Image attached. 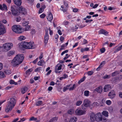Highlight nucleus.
Instances as JSON below:
<instances>
[{
  "label": "nucleus",
  "mask_w": 122,
  "mask_h": 122,
  "mask_svg": "<svg viewBox=\"0 0 122 122\" xmlns=\"http://www.w3.org/2000/svg\"><path fill=\"white\" fill-rule=\"evenodd\" d=\"M16 101L15 99L13 98L9 99L5 108V112L6 113H8L11 111L15 106Z\"/></svg>",
  "instance_id": "obj_2"
},
{
  "label": "nucleus",
  "mask_w": 122,
  "mask_h": 122,
  "mask_svg": "<svg viewBox=\"0 0 122 122\" xmlns=\"http://www.w3.org/2000/svg\"><path fill=\"white\" fill-rule=\"evenodd\" d=\"M90 122H93L95 120L97 122H105L106 120V118L100 112L97 113L96 114L91 113L90 116Z\"/></svg>",
  "instance_id": "obj_1"
},
{
  "label": "nucleus",
  "mask_w": 122,
  "mask_h": 122,
  "mask_svg": "<svg viewBox=\"0 0 122 122\" xmlns=\"http://www.w3.org/2000/svg\"><path fill=\"white\" fill-rule=\"evenodd\" d=\"M45 63L44 60H41L39 61L38 64L39 66H42L45 64Z\"/></svg>",
  "instance_id": "obj_29"
},
{
  "label": "nucleus",
  "mask_w": 122,
  "mask_h": 122,
  "mask_svg": "<svg viewBox=\"0 0 122 122\" xmlns=\"http://www.w3.org/2000/svg\"><path fill=\"white\" fill-rule=\"evenodd\" d=\"M15 6L14 5H11L10 9L13 15H17L19 14L20 13V12L18 10H15L14 9Z\"/></svg>",
  "instance_id": "obj_8"
},
{
  "label": "nucleus",
  "mask_w": 122,
  "mask_h": 122,
  "mask_svg": "<svg viewBox=\"0 0 122 122\" xmlns=\"http://www.w3.org/2000/svg\"><path fill=\"white\" fill-rule=\"evenodd\" d=\"M70 85L67 86H66L64 87L63 89V91L65 92L68 89H69V87L70 86Z\"/></svg>",
  "instance_id": "obj_49"
},
{
  "label": "nucleus",
  "mask_w": 122,
  "mask_h": 122,
  "mask_svg": "<svg viewBox=\"0 0 122 122\" xmlns=\"http://www.w3.org/2000/svg\"><path fill=\"white\" fill-rule=\"evenodd\" d=\"M41 70V67H39L36 68L35 70V72L40 71Z\"/></svg>",
  "instance_id": "obj_52"
},
{
  "label": "nucleus",
  "mask_w": 122,
  "mask_h": 122,
  "mask_svg": "<svg viewBox=\"0 0 122 122\" xmlns=\"http://www.w3.org/2000/svg\"><path fill=\"white\" fill-rule=\"evenodd\" d=\"M4 72L7 74L9 75L11 74V71L10 70H6L4 71Z\"/></svg>",
  "instance_id": "obj_50"
},
{
  "label": "nucleus",
  "mask_w": 122,
  "mask_h": 122,
  "mask_svg": "<svg viewBox=\"0 0 122 122\" xmlns=\"http://www.w3.org/2000/svg\"><path fill=\"white\" fill-rule=\"evenodd\" d=\"M13 44L11 42H8L4 44L2 46L3 51L7 52L10 50L13 47Z\"/></svg>",
  "instance_id": "obj_4"
},
{
  "label": "nucleus",
  "mask_w": 122,
  "mask_h": 122,
  "mask_svg": "<svg viewBox=\"0 0 122 122\" xmlns=\"http://www.w3.org/2000/svg\"><path fill=\"white\" fill-rule=\"evenodd\" d=\"M116 96L115 92L113 90L109 92L108 94V96L111 99L113 98Z\"/></svg>",
  "instance_id": "obj_11"
},
{
  "label": "nucleus",
  "mask_w": 122,
  "mask_h": 122,
  "mask_svg": "<svg viewBox=\"0 0 122 122\" xmlns=\"http://www.w3.org/2000/svg\"><path fill=\"white\" fill-rule=\"evenodd\" d=\"M19 47L21 49L23 48H25V42H21L18 45Z\"/></svg>",
  "instance_id": "obj_22"
},
{
  "label": "nucleus",
  "mask_w": 122,
  "mask_h": 122,
  "mask_svg": "<svg viewBox=\"0 0 122 122\" xmlns=\"http://www.w3.org/2000/svg\"><path fill=\"white\" fill-rule=\"evenodd\" d=\"M119 95L120 98H122V92H119Z\"/></svg>",
  "instance_id": "obj_64"
},
{
  "label": "nucleus",
  "mask_w": 122,
  "mask_h": 122,
  "mask_svg": "<svg viewBox=\"0 0 122 122\" xmlns=\"http://www.w3.org/2000/svg\"><path fill=\"white\" fill-rule=\"evenodd\" d=\"M68 51V50H66L63 52H62L61 54V56H63L64 54L65 53H67Z\"/></svg>",
  "instance_id": "obj_58"
},
{
  "label": "nucleus",
  "mask_w": 122,
  "mask_h": 122,
  "mask_svg": "<svg viewBox=\"0 0 122 122\" xmlns=\"http://www.w3.org/2000/svg\"><path fill=\"white\" fill-rule=\"evenodd\" d=\"M74 112V110L73 109H71L67 111V113L69 114L72 115L73 114Z\"/></svg>",
  "instance_id": "obj_34"
},
{
  "label": "nucleus",
  "mask_w": 122,
  "mask_h": 122,
  "mask_svg": "<svg viewBox=\"0 0 122 122\" xmlns=\"http://www.w3.org/2000/svg\"><path fill=\"white\" fill-rule=\"evenodd\" d=\"M30 26V25H28L26 26L25 27L24 29V30L25 31H28L29 30Z\"/></svg>",
  "instance_id": "obj_41"
},
{
  "label": "nucleus",
  "mask_w": 122,
  "mask_h": 122,
  "mask_svg": "<svg viewBox=\"0 0 122 122\" xmlns=\"http://www.w3.org/2000/svg\"><path fill=\"white\" fill-rule=\"evenodd\" d=\"M20 12L21 13L24 14H26V11L25 9L22 7H20L19 8Z\"/></svg>",
  "instance_id": "obj_18"
},
{
  "label": "nucleus",
  "mask_w": 122,
  "mask_h": 122,
  "mask_svg": "<svg viewBox=\"0 0 122 122\" xmlns=\"http://www.w3.org/2000/svg\"><path fill=\"white\" fill-rule=\"evenodd\" d=\"M43 104V102L41 101H40L37 102L36 104V106H40Z\"/></svg>",
  "instance_id": "obj_40"
},
{
  "label": "nucleus",
  "mask_w": 122,
  "mask_h": 122,
  "mask_svg": "<svg viewBox=\"0 0 122 122\" xmlns=\"http://www.w3.org/2000/svg\"><path fill=\"white\" fill-rule=\"evenodd\" d=\"M86 78V77L85 76H84L78 81V83L79 84H80L81 82H83L85 80Z\"/></svg>",
  "instance_id": "obj_39"
},
{
  "label": "nucleus",
  "mask_w": 122,
  "mask_h": 122,
  "mask_svg": "<svg viewBox=\"0 0 122 122\" xmlns=\"http://www.w3.org/2000/svg\"><path fill=\"white\" fill-rule=\"evenodd\" d=\"M69 23V22L66 21H64L63 22V25H68Z\"/></svg>",
  "instance_id": "obj_47"
},
{
  "label": "nucleus",
  "mask_w": 122,
  "mask_h": 122,
  "mask_svg": "<svg viewBox=\"0 0 122 122\" xmlns=\"http://www.w3.org/2000/svg\"><path fill=\"white\" fill-rule=\"evenodd\" d=\"M99 33L100 34H103L105 35H107L108 33V32L102 29L99 31Z\"/></svg>",
  "instance_id": "obj_21"
},
{
  "label": "nucleus",
  "mask_w": 122,
  "mask_h": 122,
  "mask_svg": "<svg viewBox=\"0 0 122 122\" xmlns=\"http://www.w3.org/2000/svg\"><path fill=\"white\" fill-rule=\"evenodd\" d=\"M26 39L25 36H21L18 37V40L20 41L24 40Z\"/></svg>",
  "instance_id": "obj_30"
},
{
  "label": "nucleus",
  "mask_w": 122,
  "mask_h": 122,
  "mask_svg": "<svg viewBox=\"0 0 122 122\" xmlns=\"http://www.w3.org/2000/svg\"><path fill=\"white\" fill-rule=\"evenodd\" d=\"M122 49V48H121V46H119L115 50V51H114V52L115 53L119 51L120 50Z\"/></svg>",
  "instance_id": "obj_45"
},
{
  "label": "nucleus",
  "mask_w": 122,
  "mask_h": 122,
  "mask_svg": "<svg viewBox=\"0 0 122 122\" xmlns=\"http://www.w3.org/2000/svg\"><path fill=\"white\" fill-rule=\"evenodd\" d=\"M76 87V85L74 84L72 86L69 88V90L70 91L73 90Z\"/></svg>",
  "instance_id": "obj_51"
},
{
  "label": "nucleus",
  "mask_w": 122,
  "mask_h": 122,
  "mask_svg": "<svg viewBox=\"0 0 122 122\" xmlns=\"http://www.w3.org/2000/svg\"><path fill=\"white\" fill-rule=\"evenodd\" d=\"M12 30L16 33H22V28L19 25H14L12 26Z\"/></svg>",
  "instance_id": "obj_5"
},
{
  "label": "nucleus",
  "mask_w": 122,
  "mask_h": 122,
  "mask_svg": "<svg viewBox=\"0 0 122 122\" xmlns=\"http://www.w3.org/2000/svg\"><path fill=\"white\" fill-rule=\"evenodd\" d=\"M0 9L4 11H6L8 10L7 6L5 4H3L2 5H0Z\"/></svg>",
  "instance_id": "obj_15"
},
{
  "label": "nucleus",
  "mask_w": 122,
  "mask_h": 122,
  "mask_svg": "<svg viewBox=\"0 0 122 122\" xmlns=\"http://www.w3.org/2000/svg\"><path fill=\"white\" fill-rule=\"evenodd\" d=\"M105 62L104 61H103L101 63L100 66L96 70L97 71H98L100 70V69L105 64Z\"/></svg>",
  "instance_id": "obj_24"
},
{
  "label": "nucleus",
  "mask_w": 122,
  "mask_h": 122,
  "mask_svg": "<svg viewBox=\"0 0 122 122\" xmlns=\"http://www.w3.org/2000/svg\"><path fill=\"white\" fill-rule=\"evenodd\" d=\"M28 90L27 87L25 86L21 88L20 91L21 93L24 94Z\"/></svg>",
  "instance_id": "obj_20"
},
{
  "label": "nucleus",
  "mask_w": 122,
  "mask_h": 122,
  "mask_svg": "<svg viewBox=\"0 0 122 122\" xmlns=\"http://www.w3.org/2000/svg\"><path fill=\"white\" fill-rule=\"evenodd\" d=\"M111 89V86L110 85L108 84L106 85L104 87V92H106L108 90Z\"/></svg>",
  "instance_id": "obj_17"
},
{
  "label": "nucleus",
  "mask_w": 122,
  "mask_h": 122,
  "mask_svg": "<svg viewBox=\"0 0 122 122\" xmlns=\"http://www.w3.org/2000/svg\"><path fill=\"white\" fill-rule=\"evenodd\" d=\"M89 48L88 47H86L85 48H81L80 50L81 52H83L85 51H88L89 50Z\"/></svg>",
  "instance_id": "obj_28"
},
{
  "label": "nucleus",
  "mask_w": 122,
  "mask_h": 122,
  "mask_svg": "<svg viewBox=\"0 0 122 122\" xmlns=\"http://www.w3.org/2000/svg\"><path fill=\"white\" fill-rule=\"evenodd\" d=\"M65 46V45L64 44L62 45L61 46V48L59 49V51H61L62 50L64 49Z\"/></svg>",
  "instance_id": "obj_55"
},
{
  "label": "nucleus",
  "mask_w": 122,
  "mask_h": 122,
  "mask_svg": "<svg viewBox=\"0 0 122 122\" xmlns=\"http://www.w3.org/2000/svg\"><path fill=\"white\" fill-rule=\"evenodd\" d=\"M26 120V119L25 118H21L20 121V122H22Z\"/></svg>",
  "instance_id": "obj_61"
},
{
  "label": "nucleus",
  "mask_w": 122,
  "mask_h": 122,
  "mask_svg": "<svg viewBox=\"0 0 122 122\" xmlns=\"http://www.w3.org/2000/svg\"><path fill=\"white\" fill-rule=\"evenodd\" d=\"M49 39V36L48 34L46 32L45 36L44 37V42L46 44L47 43Z\"/></svg>",
  "instance_id": "obj_16"
},
{
  "label": "nucleus",
  "mask_w": 122,
  "mask_h": 122,
  "mask_svg": "<svg viewBox=\"0 0 122 122\" xmlns=\"http://www.w3.org/2000/svg\"><path fill=\"white\" fill-rule=\"evenodd\" d=\"M93 21L92 20H88L87 19L86 21V23H90Z\"/></svg>",
  "instance_id": "obj_59"
},
{
  "label": "nucleus",
  "mask_w": 122,
  "mask_h": 122,
  "mask_svg": "<svg viewBox=\"0 0 122 122\" xmlns=\"http://www.w3.org/2000/svg\"><path fill=\"white\" fill-rule=\"evenodd\" d=\"M32 69H29L27 70L26 71V73L27 74H30V73L32 71Z\"/></svg>",
  "instance_id": "obj_53"
},
{
  "label": "nucleus",
  "mask_w": 122,
  "mask_h": 122,
  "mask_svg": "<svg viewBox=\"0 0 122 122\" xmlns=\"http://www.w3.org/2000/svg\"><path fill=\"white\" fill-rule=\"evenodd\" d=\"M21 20V18L20 17H17L16 18V20L17 22H19Z\"/></svg>",
  "instance_id": "obj_60"
},
{
  "label": "nucleus",
  "mask_w": 122,
  "mask_h": 122,
  "mask_svg": "<svg viewBox=\"0 0 122 122\" xmlns=\"http://www.w3.org/2000/svg\"><path fill=\"white\" fill-rule=\"evenodd\" d=\"M25 42V48L28 49H33L35 48V45L34 43Z\"/></svg>",
  "instance_id": "obj_6"
},
{
  "label": "nucleus",
  "mask_w": 122,
  "mask_h": 122,
  "mask_svg": "<svg viewBox=\"0 0 122 122\" xmlns=\"http://www.w3.org/2000/svg\"><path fill=\"white\" fill-rule=\"evenodd\" d=\"M67 7L64 6H61V9L63 12H65L67 10Z\"/></svg>",
  "instance_id": "obj_35"
},
{
  "label": "nucleus",
  "mask_w": 122,
  "mask_h": 122,
  "mask_svg": "<svg viewBox=\"0 0 122 122\" xmlns=\"http://www.w3.org/2000/svg\"><path fill=\"white\" fill-rule=\"evenodd\" d=\"M15 4L16 5L19 6H20L22 2L21 0H13Z\"/></svg>",
  "instance_id": "obj_19"
},
{
  "label": "nucleus",
  "mask_w": 122,
  "mask_h": 122,
  "mask_svg": "<svg viewBox=\"0 0 122 122\" xmlns=\"http://www.w3.org/2000/svg\"><path fill=\"white\" fill-rule=\"evenodd\" d=\"M112 102L110 100H107L106 102V103L108 106L112 104Z\"/></svg>",
  "instance_id": "obj_42"
},
{
  "label": "nucleus",
  "mask_w": 122,
  "mask_h": 122,
  "mask_svg": "<svg viewBox=\"0 0 122 122\" xmlns=\"http://www.w3.org/2000/svg\"><path fill=\"white\" fill-rule=\"evenodd\" d=\"M63 66L62 64H58L56 67L55 69V72L56 73L58 72L57 71L60 70L61 69Z\"/></svg>",
  "instance_id": "obj_12"
},
{
  "label": "nucleus",
  "mask_w": 122,
  "mask_h": 122,
  "mask_svg": "<svg viewBox=\"0 0 122 122\" xmlns=\"http://www.w3.org/2000/svg\"><path fill=\"white\" fill-rule=\"evenodd\" d=\"M5 76V75L4 72L2 71H0V78H2Z\"/></svg>",
  "instance_id": "obj_31"
},
{
  "label": "nucleus",
  "mask_w": 122,
  "mask_h": 122,
  "mask_svg": "<svg viewBox=\"0 0 122 122\" xmlns=\"http://www.w3.org/2000/svg\"><path fill=\"white\" fill-rule=\"evenodd\" d=\"M89 92L88 91H85L84 92V95L86 97H88L89 96Z\"/></svg>",
  "instance_id": "obj_36"
},
{
  "label": "nucleus",
  "mask_w": 122,
  "mask_h": 122,
  "mask_svg": "<svg viewBox=\"0 0 122 122\" xmlns=\"http://www.w3.org/2000/svg\"><path fill=\"white\" fill-rule=\"evenodd\" d=\"M82 102V101H78L77 102L76 105L77 106H79L81 104Z\"/></svg>",
  "instance_id": "obj_44"
},
{
  "label": "nucleus",
  "mask_w": 122,
  "mask_h": 122,
  "mask_svg": "<svg viewBox=\"0 0 122 122\" xmlns=\"http://www.w3.org/2000/svg\"><path fill=\"white\" fill-rule=\"evenodd\" d=\"M37 120V119L36 118H35L34 117H32L30 118L29 121H36Z\"/></svg>",
  "instance_id": "obj_43"
},
{
  "label": "nucleus",
  "mask_w": 122,
  "mask_h": 122,
  "mask_svg": "<svg viewBox=\"0 0 122 122\" xmlns=\"http://www.w3.org/2000/svg\"><path fill=\"white\" fill-rule=\"evenodd\" d=\"M119 72L118 71H116L112 74V75L113 76H117L119 74Z\"/></svg>",
  "instance_id": "obj_38"
},
{
  "label": "nucleus",
  "mask_w": 122,
  "mask_h": 122,
  "mask_svg": "<svg viewBox=\"0 0 122 122\" xmlns=\"http://www.w3.org/2000/svg\"><path fill=\"white\" fill-rule=\"evenodd\" d=\"M93 73V72L92 71H89L87 72V74L89 76L91 75Z\"/></svg>",
  "instance_id": "obj_54"
},
{
  "label": "nucleus",
  "mask_w": 122,
  "mask_h": 122,
  "mask_svg": "<svg viewBox=\"0 0 122 122\" xmlns=\"http://www.w3.org/2000/svg\"><path fill=\"white\" fill-rule=\"evenodd\" d=\"M107 110L110 113H112L113 112V108L111 106L108 107Z\"/></svg>",
  "instance_id": "obj_27"
},
{
  "label": "nucleus",
  "mask_w": 122,
  "mask_h": 122,
  "mask_svg": "<svg viewBox=\"0 0 122 122\" xmlns=\"http://www.w3.org/2000/svg\"><path fill=\"white\" fill-rule=\"evenodd\" d=\"M56 120V117L53 118L51 119L50 121L49 122H53L55 121V120Z\"/></svg>",
  "instance_id": "obj_56"
},
{
  "label": "nucleus",
  "mask_w": 122,
  "mask_h": 122,
  "mask_svg": "<svg viewBox=\"0 0 122 122\" xmlns=\"http://www.w3.org/2000/svg\"><path fill=\"white\" fill-rule=\"evenodd\" d=\"M15 53V52L14 51H10L7 53V55L8 56H10L13 55Z\"/></svg>",
  "instance_id": "obj_37"
},
{
  "label": "nucleus",
  "mask_w": 122,
  "mask_h": 122,
  "mask_svg": "<svg viewBox=\"0 0 122 122\" xmlns=\"http://www.w3.org/2000/svg\"><path fill=\"white\" fill-rule=\"evenodd\" d=\"M24 56L22 54H18L15 56L11 62L12 65L15 66L21 63L23 60Z\"/></svg>",
  "instance_id": "obj_3"
},
{
  "label": "nucleus",
  "mask_w": 122,
  "mask_h": 122,
  "mask_svg": "<svg viewBox=\"0 0 122 122\" xmlns=\"http://www.w3.org/2000/svg\"><path fill=\"white\" fill-rule=\"evenodd\" d=\"M110 77V75H105L104 76L103 78L104 79H106V78H109Z\"/></svg>",
  "instance_id": "obj_48"
},
{
  "label": "nucleus",
  "mask_w": 122,
  "mask_h": 122,
  "mask_svg": "<svg viewBox=\"0 0 122 122\" xmlns=\"http://www.w3.org/2000/svg\"><path fill=\"white\" fill-rule=\"evenodd\" d=\"M46 7L45 5H43L42 7L40 8L39 11V13L40 14L42 12L44 11V9L46 8Z\"/></svg>",
  "instance_id": "obj_26"
},
{
  "label": "nucleus",
  "mask_w": 122,
  "mask_h": 122,
  "mask_svg": "<svg viewBox=\"0 0 122 122\" xmlns=\"http://www.w3.org/2000/svg\"><path fill=\"white\" fill-rule=\"evenodd\" d=\"M29 23V22L28 21H26L23 22L22 23V25L23 26H26L28 25Z\"/></svg>",
  "instance_id": "obj_32"
},
{
  "label": "nucleus",
  "mask_w": 122,
  "mask_h": 122,
  "mask_svg": "<svg viewBox=\"0 0 122 122\" xmlns=\"http://www.w3.org/2000/svg\"><path fill=\"white\" fill-rule=\"evenodd\" d=\"M102 115H103L105 117H107L109 116L108 112L106 111H103L102 113Z\"/></svg>",
  "instance_id": "obj_25"
},
{
  "label": "nucleus",
  "mask_w": 122,
  "mask_h": 122,
  "mask_svg": "<svg viewBox=\"0 0 122 122\" xmlns=\"http://www.w3.org/2000/svg\"><path fill=\"white\" fill-rule=\"evenodd\" d=\"M46 16V15L44 13H43L42 14L40 15V17L41 18L43 19Z\"/></svg>",
  "instance_id": "obj_46"
},
{
  "label": "nucleus",
  "mask_w": 122,
  "mask_h": 122,
  "mask_svg": "<svg viewBox=\"0 0 122 122\" xmlns=\"http://www.w3.org/2000/svg\"><path fill=\"white\" fill-rule=\"evenodd\" d=\"M115 8L113 7H109L108 8V9L109 10H114Z\"/></svg>",
  "instance_id": "obj_62"
},
{
  "label": "nucleus",
  "mask_w": 122,
  "mask_h": 122,
  "mask_svg": "<svg viewBox=\"0 0 122 122\" xmlns=\"http://www.w3.org/2000/svg\"><path fill=\"white\" fill-rule=\"evenodd\" d=\"M77 120V117H71L69 121V122H76Z\"/></svg>",
  "instance_id": "obj_23"
},
{
  "label": "nucleus",
  "mask_w": 122,
  "mask_h": 122,
  "mask_svg": "<svg viewBox=\"0 0 122 122\" xmlns=\"http://www.w3.org/2000/svg\"><path fill=\"white\" fill-rule=\"evenodd\" d=\"M6 32L5 28L1 22H0V35H3Z\"/></svg>",
  "instance_id": "obj_9"
},
{
  "label": "nucleus",
  "mask_w": 122,
  "mask_h": 122,
  "mask_svg": "<svg viewBox=\"0 0 122 122\" xmlns=\"http://www.w3.org/2000/svg\"><path fill=\"white\" fill-rule=\"evenodd\" d=\"M100 51L102 53H104L105 51V49L104 48H103L100 50Z\"/></svg>",
  "instance_id": "obj_57"
},
{
  "label": "nucleus",
  "mask_w": 122,
  "mask_h": 122,
  "mask_svg": "<svg viewBox=\"0 0 122 122\" xmlns=\"http://www.w3.org/2000/svg\"><path fill=\"white\" fill-rule=\"evenodd\" d=\"M46 17L48 21L50 22L53 19V16L52 14L51 13H49L47 15Z\"/></svg>",
  "instance_id": "obj_13"
},
{
  "label": "nucleus",
  "mask_w": 122,
  "mask_h": 122,
  "mask_svg": "<svg viewBox=\"0 0 122 122\" xmlns=\"http://www.w3.org/2000/svg\"><path fill=\"white\" fill-rule=\"evenodd\" d=\"M83 105L86 107H91V102L88 99H86L84 101Z\"/></svg>",
  "instance_id": "obj_10"
},
{
  "label": "nucleus",
  "mask_w": 122,
  "mask_h": 122,
  "mask_svg": "<svg viewBox=\"0 0 122 122\" xmlns=\"http://www.w3.org/2000/svg\"><path fill=\"white\" fill-rule=\"evenodd\" d=\"M9 83L10 84H14L15 85H17V83L15 82L14 80H11L9 81Z\"/></svg>",
  "instance_id": "obj_33"
},
{
  "label": "nucleus",
  "mask_w": 122,
  "mask_h": 122,
  "mask_svg": "<svg viewBox=\"0 0 122 122\" xmlns=\"http://www.w3.org/2000/svg\"><path fill=\"white\" fill-rule=\"evenodd\" d=\"M102 87L101 86H100L96 88L94 90V91H95L98 93H101L102 91Z\"/></svg>",
  "instance_id": "obj_14"
},
{
  "label": "nucleus",
  "mask_w": 122,
  "mask_h": 122,
  "mask_svg": "<svg viewBox=\"0 0 122 122\" xmlns=\"http://www.w3.org/2000/svg\"><path fill=\"white\" fill-rule=\"evenodd\" d=\"M57 32L59 35H62V33L60 30H58L57 31Z\"/></svg>",
  "instance_id": "obj_63"
},
{
  "label": "nucleus",
  "mask_w": 122,
  "mask_h": 122,
  "mask_svg": "<svg viewBox=\"0 0 122 122\" xmlns=\"http://www.w3.org/2000/svg\"><path fill=\"white\" fill-rule=\"evenodd\" d=\"M86 111L85 110H82L80 108L76 109L75 112V114L77 116H81L86 113Z\"/></svg>",
  "instance_id": "obj_7"
}]
</instances>
